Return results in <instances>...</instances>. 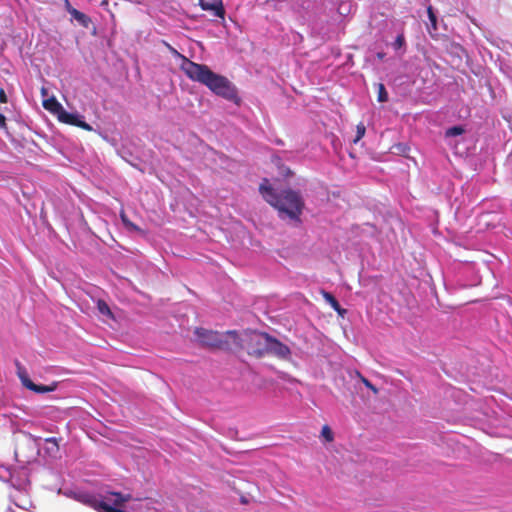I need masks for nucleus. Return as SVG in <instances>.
Here are the masks:
<instances>
[{
	"mask_svg": "<svg viewBox=\"0 0 512 512\" xmlns=\"http://www.w3.org/2000/svg\"><path fill=\"white\" fill-rule=\"evenodd\" d=\"M170 53L182 60L180 69L192 81L206 86L211 92L235 104L240 103L235 85L225 76L213 72L207 65L189 60L169 43L163 41Z\"/></svg>",
	"mask_w": 512,
	"mask_h": 512,
	"instance_id": "1",
	"label": "nucleus"
},
{
	"mask_svg": "<svg viewBox=\"0 0 512 512\" xmlns=\"http://www.w3.org/2000/svg\"><path fill=\"white\" fill-rule=\"evenodd\" d=\"M259 191L264 200L278 211L280 218L301 222L300 216L305 203L299 192L292 189H284L279 192L270 185L266 178L260 184Z\"/></svg>",
	"mask_w": 512,
	"mask_h": 512,
	"instance_id": "2",
	"label": "nucleus"
},
{
	"mask_svg": "<svg viewBox=\"0 0 512 512\" xmlns=\"http://www.w3.org/2000/svg\"><path fill=\"white\" fill-rule=\"evenodd\" d=\"M232 340V349L246 350L249 355L257 358L267 354L269 334L257 331H244L241 335L235 330L227 331Z\"/></svg>",
	"mask_w": 512,
	"mask_h": 512,
	"instance_id": "3",
	"label": "nucleus"
},
{
	"mask_svg": "<svg viewBox=\"0 0 512 512\" xmlns=\"http://www.w3.org/2000/svg\"><path fill=\"white\" fill-rule=\"evenodd\" d=\"M199 341L207 347L221 349V350H231L232 349V340L227 335L219 333L217 331L206 330L203 328H197L195 331Z\"/></svg>",
	"mask_w": 512,
	"mask_h": 512,
	"instance_id": "4",
	"label": "nucleus"
},
{
	"mask_svg": "<svg viewBox=\"0 0 512 512\" xmlns=\"http://www.w3.org/2000/svg\"><path fill=\"white\" fill-rule=\"evenodd\" d=\"M267 354H273L281 359H288L291 351L287 345L269 335L267 343Z\"/></svg>",
	"mask_w": 512,
	"mask_h": 512,
	"instance_id": "5",
	"label": "nucleus"
},
{
	"mask_svg": "<svg viewBox=\"0 0 512 512\" xmlns=\"http://www.w3.org/2000/svg\"><path fill=\"white\" fill-rule=\"evenodd\" d=\"M58 120L62 123L76 126L86 131L93 130L92 126L84 120H82L78 114L69 113L65 109H63L58 115Z\"/></svg>",
	"mask_w": 512,
	"mask_h": 512,
	"instance_id": "6",
	"label": "nucleus"
},
{
	"mask_svg": "<svg viewBox=\"0 0 512 512\" xmlns=\"http://www.w3.org/2000/svg\"><path fill=\"white\" fill-rule=\"evenodd\" d=\"M199 5L202 8V10L210 11L215 16L224 19L225 9L222 0H213L212 2L206 0H199Z\"/></svg>",
	"mask_w": 512,
	"mask_h": 512,
	"instance_id": "7",
	"label": "nucleus"
},
{
	"mask_svg": "<svg viewBox=\"0 0 512 512\" xmlns=\"http://www.w3.org/2000/svg\"><path fill=\"white\" fill-rule=\"evenodd\" d=\"M22 384L29 390H32L36 393H47L52 392L56 389V384L52 385H37L32 382L27 376H20Z\"/></svg>",
	"mask_w": 512,
	"mask_h": 512,
	"instance_id": "8",
	"label": "nucleus"
},
{
	"mask_svg": "<svg viewBox=\"0 0 512 512\" xmlns=\"http://www.w3.org/2000/svg\"><path fill=\"white\" fill-rule=\"evenodd\" d=\"M70 15L71 17L76 20L81 26L84 28H88L91 23V18L87 16L85 13L75 9H71Z\"/></svg>",
	"mask_w": 512,
	"mask_h": 512,
	"instance_id": "9",
	"label": "nucleus"
},
{
	"mask_svg": "<svg viewBox=\"0 0 512 512\" xmlns=\"http://www.w3.org/2000/svg\"><path fill=\"white\" fill-rule=\"evenodd\" d=\"M323 297L328 304L340 315L344 316L346 314V309H343L338 300L329 292H323Z\"/></svg>",
	"mask_w": 512,
	"mask_h": 512,
	"instance_id": "10",
	"label": "nucleus"
},
{
	"mask_svg": "<svg viewBox=\"0 0 512 512\" xmlns=\"http://www.w3.org/2000/svg\"><path fill=\"white\" fill-rule=\"evenodd\" d=\"M43 106L46 110L57 114V116L64 109L63 106L54 97L44 100Z\"/></svg>",
	"mask_w": 512,
	"mask_h": 512,
	"instance_id": "11",
	"label": "nucleus"
},
{
	"mask_svg": "<svg viewBox=\"0 0 512 512\" xmlns=\"http://www.w3.org/2000/svg\"><path fill=\"white\" fill-rule=\"evenodd\" d=\"M427 14L430 21V24L428 26V32L432 35L433 32L437 31V16L434 13L432 6H428Z\"/></svg>",
	"mask_w": 512,
	"mask_h": 512,
	"instance_id": "12",
	"label": "nucleus"
},
{
	"mask_svg": "<svg viewBox=\"0 0 512 512\" xmlns=\"http://www.w3.org/2000/svg\"><path fill=\"white\" fill-rule=\"evenodd\" d=\"M120 218L122 220V223L124 224V226L129 230V231H135V232H139V233H142L143 231L141 230V228H139L137 225H135L133 222H131L128 218V216L125 214L124 211H122L120 213Z\"/></svg>",
	"mask_w": 512,
	"mask_h": 512,
	"instance_id": "13",
	"label": "nucleus"
},
{
	"mask_svg": "<svg viewBox=\"0 0 512 512\" xmlns=\"http://www.w3.org/2000/svg\"><path fill=\"white\" fill-rule=\"evenodd\" d=\"M46 444L48 445L46 447V450L50 454H55L59 451V442L58 439L55 437H49L45 439Z\"/></svg>",
	"mask_w": 512,
	"mask_h": 512,
	"instance_id": "14",
	"label": "nucleus"
},
{
	"mask_svg": "<svg viewBox=\"0 0 512 512\" xmlns=\"http://www.w3.org/2000/svg\"><path fill=\"white\" fill-rule=\"evenodd\" d=\"M97 309L98 311L102 314V315H105V316H108L109 318H113V313L110 309V307L108 306V304L102 300V299H99L97 301Z\"/></svg>",
	"mask_w": 512,
	"mask_h": 512,
	"instance_id": "15",
	"label": "nucleus"
},
{
	"mask_svg": "<svg viewBox=\"0 0 512 512\" xmlns=\"http://www.w3.org/2000/svg\"><path fill=\"white\" fill-rule=\"evenodd\" d=\"M377 88H378L377 100L379 102H387L388 101V93L386 91V88H385L384 84L383 83H378L377 84Z\"/></svg>",
	"mask_w": 512,
	"mask_h": 512,
	"instance_id": "16",
	"label": "nucleus"
},
{
	"mask_svg": "<svg viewBox=\"0 0 512 512\" xmlns=\"http://www.w3.org/2000/svg\"><path fill=\"white\" fill-rule=\"evenodd\" d=\"M365 133L366 127L362 122H360L356 126V137L354 138L353 143L356 144L357 142H359L364 137Z\"/></svg>",
	"mask_w": 512,
	"mask_h": 512,
	"instance_id": "17",
	"label": "nucleus"
},
{
	"mask_svg": "<svg viewBox=\"0 0 512 512\" xmlns=\"http://www.w3.org/2000/svg\"><path fill=\"white\" fill-rule=\"evenodd\" d=\"M465 132L462 126H453L446 130L447 137H455Z\"/></svg>",
	"mask_w": 512,
	"mask_h": 512,
	"instance_id": "18",
	"label": "nucleus"
},
{
	"mask_svg": "<svg viewBox=\"0 0 512 512\" xmlns=\"http://www.w3.org/2000/svg\"><path fill=\"white\" fill-rule=\"evenodd\" d=\"M321 436L327 441L332 442L334 439V435L332 430L328 425H324L321 430Z\"/></svg>",
	"mask_w": 512,
	"mask_h": 512,
	"instance_id": "19",
	"label": "nucleus"
},
{
	"mask_svg": "<svg viewBox=\"0 0 512 512\" xmlns=\"http://www.w3.org/2000/svg\"><path fill=\"white\" fill-rule=\"evenodd\" d=\"M360 378H361V381L362 383L367 387L369 388L370 390L373 391L374 394H377L378 393V389L365 377L361 376L360 375Z\"/></svg>",
	"mask_w": 512,
	"mask_h": 512,
	"instance_id": "20",
	"label": "nucleus"
},
{
	"mask_svg": "<svg viewBox=\"0 0 512 512\" xmlns=\"http://www.w3.org/2000/svg\"><path fill=\"white\" fill-rule=\"evenodd\" d=\"M404 42H405L404 36L403 35H399V36H397V38H396V40L394 42V47L395 48H400V47H402Z\"/></svg>",
	"mask_w": 512,
	"mask_h": 512,
	"instance_id": "21",
	"label": "nucleus"
},
{
	"mask_svg": "<svg viewBox=\"0 0 512 512\" xmlns=\"http://www.w3.org/2000/svg\"><path fill=\"white\" fill-rule=\"evenodd\" d=\"M8 98L3 88H0V103H7Z\"/></svg>",
	"mask_w": 512,
	"mask_h": 512,
	"instance_id": "22",
	"label": "nucleus"
},
{
	"mask_svg": "<svg viewBox=\"0 0 512 512\" xmlns=\"http://www.w3.org/2000/svg\"><path fill=\"white\" fill-rule=\"evenodd\" d=\"M0 128L7 130L6 117L0 113Z\"/></svg>",
	"mask_w": 512,
	"mask_h": 512,
	"instance_id": "23",
	"label": "nucleus"
},
{
	"mask_svg": "<svg viewBox=\"0 0 512 512\" xmlns=\"http://www.w3.org/2000/svg\"><path fill=\"white\" fill-rule=\"evenodd\" d=\"M65 8L69 14H70V11H72L71 9H75L74 7L71 6V4L68 0H65Z\"/></svg>",
	"mask_w": 512,
	"mask_h": 512,
	"instance_id": "24",
	"label": "nucleus"
},
{
	"mask_svg": "<svg viewBox=\"0 0 512 512\" xmlns=\"http://www.w3.org/2000/svg\"><path fill=\"white\" fill-rule=\"evenodd\" d=\"M384 57H385V53H382V52H378V53H377V58H378L379 60H383V59H384Z\"/></svg>",
	"mask_w": 512,
	"mask_h": 512,
	"instance_id": "25",
	"label": "nucleus"
},
{
	"mask_svg": "<svg viewBox=\"0 0 512 512\" xmlns=\"http://www.w3.org/2000/svg\"><path fill=\"white\" fill-rule=\"evenodd\" d=\"M241 503H243V504H247V503H248V501H247V499H246L245 497H242V498H241Z\"/></svg>",
	"mask_w": 512,
	"mask_h": 512,
	"instance_id": "26",
	"label": "nucleus"
},
{
	"mask_svg": "<svg viewBox=\"0 0 512 512\" xmlns=\"http://www.w3.org/2000/svg\"><path fill=\"white\" fill-rule=\"evenodd\" d=\"M291 174H292L291 170L287 169V175H291Z\"/></svg>",
	"mask_w": 512,
	"mask_h": 512,
	"instance_id": "27",
	"label": "nucleus"
}]
</instances>
